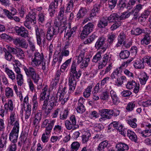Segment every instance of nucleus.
Masks as SVG:
<instances>
[{
  "instance_id": "de8ad7c7",
  "label": "nucleus",
  "mask_w": 151,
  "mask_h": 151,
  "mask_svg": "<svg viewBox=\"0 0 151 151\" xmlns=\"http://www.w3.org/2000/svg\"><path fill=\"white\" fill-rule=\"evenodd\" d=\"M37 95L35 94L33 96L32 99V101L33 103V107L32 109V111L35 113L37 108L38 106V102L37 101Z\"/></svg>"
},
{
  "instance_id": "6e6d98bb",
  "label": "nucleus",
  "mask_w": 151,
  "mask_h": 151,
  "mask_svg": "<svg viewBox=\"0 0 151 151\" xmlns=\"http://www.w3.org/2000/svg\"><path fill=\"white\" fill-rule=\"evenodd\" d=\"M7 139V137L6 136H2L1 137L0 139V148L6 147Z\"/></svg>"
},
{
  "instance_id": "338daca9",
  "label": "nucleus",
  "mask_w": 151,
  "mask_h": 151,
  "mask_svg": "<svg viewBox=\"0 0 151 151\" xmlns=\"http://www.w3.org/2000/svg\"><path fill=\"white\" fill-rule=\"evenodd\" d=\"M90 137V135L87 133L86 134H84L82 136V142L83 143H86L88 141L89 138Z\"/></svg>"
},
{
  "instance_id": "4c0bfd02",
  "label": "nucleus",
  "mask_w": 151,
  "mask_h": 151,
  "mask_svg": "<svg viewBox=\"0 0 151 151\" xmlns=\"http://www.w3.org/2000/svg\"><path fill=\"white\" fill-rule=\"evenodd\" d=\"M116 37V35L115 33H111L108 35L107 41V44L109 47L112 44L114 40L115 39Z\"/></svg>"
},
{
  "instance_id": "b1692460",
  "label": "nucleus",
  "mask_w": 151,
  "mask_h": 151,
  "mask_svg": "<svg viewBox=\"0 0 151 151\" xmlns=\"http://www.w3.org/2000/svg\"><path fill=\"white\" fill-rule=\"evenodd\" d=\"M110 93L113 104L116 105L117 103H119L120 102L119 99L116 92L113 90H111L110 91Z\"/></svg>"
},
{
  "instance_id": "864d4df0",
  "label": "nucleus",
  "mask_w": 151,
  "mask_h": 151,
  "mask_svg": "<svg viewBox=\"0 0 151 151\" xmlns=\"http://www.w3.org/2000/svg\"><path fill=\"white\" fill-rule=\"evenodd\" d=\"M109 97V93L107 91L103 92L100 96L101 99L103 100H108Z\"/></svg>"
},
{
  "instance_id": "5701e85b",
  "label": "nucleus",
  "mask_w": 151,
  "mask_h": 151,
  "mask_svg": "<svg viewBox=\"0 0 151 151\" xmlns=\"http://www.w3.org/2000/svg\"><path fill=\"white\" fill-rule=\"evenodd\" d=\"M36 14L34 13H32V14L29 13L28 15L27 16L26 20L27 22H30V23H33L34 24L36 23Z\"/></svg>"
},
{
  "instance_id": "3c124183",
  "label": "nucleus",
  "mask_w": 151,
  "mask_h": 151,
  "mask_svg": "<svg viewBox=\"0 0 151 151\" xmlns=\"http://www.w3.org/2000/svg\"><path fill=\"white\" fill-rule=\"evenodd\" d=\"M72 58L66 60L61 66L60 71L63 72L65 70L71 61Z\"/></svg>"
},
{
  "instance_id": "c9c22d12",
  "label": "nucleus",
  "mask_w": 151,
  "mask_h": 151,
  "mask_svg": "<svg viewBox=\"0 0 151 151\" xmlns=\"http://www.w3.org/2000/svg\"><path fill=\"white\" fill-rule=\"evenodd\" d=\"M136 103L132 101L129 102L126 107V109L128 112L132 111L134 110L135 106Z\"/></svg>"
},
{
  "instance_id": "680f3d73",
  "label": "nucleus",
  "mask_w": 151,
  "mask_h": 151,
  "mask_svg": "<svg viewBox=\"0 0 151 151\" xmlns=\"http://www.w3.org/2000/svg\"><path fill=\"white\" fill-rule=\"evenodd\" d=\"M18 46L24 48H27L28 46L25 40L24 39L21 38Z\"/></svg>"
},
{
  "instance_id": "ea45409f",
  "label": "nucleus",
  "mask_w": 151,
  "mask_h": 151,
  "mask_svg": "<svg viewBox=\"0 0 151 151\" xmlns=\"http://www.w3.org/2000/svg\"><path fill=\"white\" fill-rule=\"evenodd\" d=\"M5 95L7 98L13 96L14 93L12 89L8 87H6L5 89Z\"/></svg>"
},
{
  "instance_id": "f03ea898",
  "label": "nucleus",
  "mask_w": 151,
  "mask_h": 151,
  "mask_svg": "<svg viewBox=\"0 0 151 151\" xmlns=\"http://www.w3.org/2000/svg\"><path fill=\"white\" fill-rule=\"evenodd\" d=\"M60 25L59 22L55 21L52 27H50L48 28L46 34V38L48 40L51 41L54 35L58 34V30Z\"/></svg>"
},
{
  "instance_id": "37998d69",
  "label": "nucleus",
  "mask_w": 151,
  "mask_h": 151,
  "mask_svg": "<svg viewBox=\"0 0 151 151\" xmlns=\"http://www.w3.org/2000/svg\"><path fill=\"white\" fill-rule=\"evenodd\" d=\"M69 54V52L68 50H65L61 52V53L59 52L58 55L59 57L58 63H61L64 56H68Z\"/></svg>"
},
{
  "instance_id": "2f4dec72",
  "label": "nucleus",
  "mask_w": 151,
  "mask_h": 151,
  "mask_svg": "<svg viewBox=\"0 0 151 151\" xmlns=\"http://www.w3.org/2000/svg\"><path fill=\"white\" fill-rule=\"evenodd\" d=\"M87 12L86 9L85 8L81 7L78 12L76 17L78 19L82 18L85 16Z\"/></svg>"
},
{
  "instance_id": "8fccbe9b",
  "label": "nucleus",
  "mask_w": 151,
  "mask_h": 151,
  "mask_svg": "<svg viewBox=\"0 0 151 151\" xmlns=\"http://www.w3.org/2000/svg\"><path fill=\"white\" fill-rule=\"evenodd\" d=\"M15 55L17 57L20 58H22L25 56L23 51L21 48L19 47H17Z\"/></svg>"
},
{
  "instance_id": "79ce46f5",
  "label": "nucleus",
  "mask_w": 151,
  "mask_h": 151,
  "mask_svg": "<svg viewBox=\"0 0 151 151\" xmlns=\"http://www.w3.org/2000/svg\"><path fill=\"white\" fill-rule=\"evenodd\" d=\"M4 107L7 112L9 110L11 111H12L14 108L12 101L11 100H9L8 104L6 103L4 104Z\"/></svg>"
},
{
  "instance_id": "423d86ee",
  "label": "nucleus",
  "mask_w": 151,
  "mask_h": 151,
  "mask_svg": "<svg viewBox=\"0 0 151 151\" xmlns=\"http://www.w3.org/2000/svg\"><path fill=\"white\" fill-rule=\"evenodd\" d=\"M107 148V151H115L114 147L108 143L107 140H105L101 142L97 148V151H104L105 149Z\"/></svg>"
},
{
  "instance_id": "2eb2a0df",
  "label": "nucleus",
  "mask_w": 151,
  "mask_h": 151,
  "mask_svg": "<svg viewBox=\"0 0 151 151\" xmlns=\"http://www.w3.org/2000/svg\"><path fill=\"white\" fill-rule=\"evenodd\" d=\"M85 100L83 98H80L78 101V106L76 109L77 112L80 114H82L85 111L86 109L83 103Z\"/></svg>"
},
{
  "instance_id": "c756f323",
  "label": "nucleus",
  "mask_w": 151,
  "mask_h": 151,
  "mask_svg": "<svg viewBox=\"0 0 151 151\" xmlns=\"http://www.w3.org/2000/svg\"><path fill=\"white\" fill-rule=\"evenodd\" d=\"M108 21L107 19L103 18L101 19L98 22L97 26L100 28H103L107 26Z\"/></svg>"
},
{
  "instance_id": "39448f33",
  "label": "nucleus",
  "mask_w": 151,
  "mask_h": 151,
  "mask_svg": "<svg viewBox=\"0 0 151 151\" xmlns=\"http://www.w3.org/2000/svg\"><path fill=\"white\" fill-rule=\"evenodd\" d=\"M106 39L104 37H100L96 42L95 45V47L98 50L102 49L104 52L109 47L107 44H105Z\"/></svg>"
},
{
  "instance_id": "7ed1b4c3",
  "label": "nucleus",
  "mask_w": 151,
  "mask_h": 151,
  "mask_svg": "<svg viewBox=\"0 0 151 151\" xmlns=\"http://www.w3.org/2000/svg\"><path fill=\"white\" fill-rule=\"evenodd\" d=\"M23 69L27 76L31 77L34 81L35 83H37L38 82L40 76L39 75L36 73L35 68L32 67L28 68L24 67Z\"/></svg>"
},
{
  "instance_id": "f3484780",
  "label": "nucleus",
  "mask_w": 151,
  "mask_h": 151,
  "mask_svg": "<svg viewBox=\"0 0 151 151\" xmlns=\"http://www.w3.org/2000/svg\"><path fill=\"white\" fill-rule=\"evenodd\" d=\"M41 119L42 113L41 111L39 110L35 115V119L33 122L34 127H36L38 126Z\"/></svg>"
},
{
  "instance_id": "a19ab883",
  "label": "nucleus",
  "mask_w": 151,
  "mask_h": 151,
  "mask_svg": "<svg viewBox=\"0 0 151 151\" xmlns=\"http://www.w3.org/2000/svg\"><path fill=\"white\" fill-rule=\"evenodd\" d=\"M93 86L92 85L89 86L86 89L83 93V96L84 97L87 98L90 96Z\"/></svg>"
},
{
  "instance_id": "c85d7f7f",
  "label": "nucleus",
  "mask_w": 151,
  "mask_h": 151,
  "mask_svg": "<svg viewBox=\"0 0 151 151\" xmlns=\"http://www.w3.org/2000/svg\"><path fill=\"white\" fill-rule=\"evenodd\" d=\"M151 41L150 37L149 34L144 35L143 38L141 40V43L144 45L149 44Z\"/></svg>"
},
{
  "instance_id": "4d7b16f0",
  "label": "nucleus",
  "mask_w": 151,
  "mask_h": 151,
  "mask_svg": "<svg viewBox=\"0 0 151 151\" xmlns=\"http://www.w3.org/2000/svg\"><path fill=\"white\" fill-rule=\"evenodd\" d=\"M89 61V58H84L81 65V68H86L88 66Z\"/></svg>"
},
{
  "instance_id": "393cba45",
  "label": "nucleus",
  "mask_w": 151,
  "mask_h": 151,
  "mask_svg": "<svg viewBox=\"0 0 151 151\" xmlns=\"http://www.w3.org/2000/svg\"><path fill=\"white\" fill-rule=\"evenodd\" d=\"M134 62V66L135 68L140 69L144 68V66L143 62H144L143 60L142 61L141 59L138 58Z\"/></svg>"
},
{
  "instance_id": "a211bd4d",
  "label": "nucleus",
  "mask_w": 151,
  "mask_h": 151,
  "mask_svg": "<svg viewBox=\"0 0 151 151\" xmlns=\"http://www.w3.org/2000/svg\"><path fill=\"white\" fill-rule=\"evenodd\" d=\"M126 35L123 32H121L118 37V42L116 45L117 47H120L125 42Z\"/></svg>"
},
{
  "instance_id": "9d476101",
  "label": "nucleus",
  "mask_w": 151,
  "mask_h": 151,
  "mask_svg": "<svg viewBox=\"0 0 151 151\" xmlns=\"http://www.w3.org/2000/svg\"><path fill=\"white\" fill-rule=\"evenodd\" d=\"M126 87L127 88L129 89H131L134 88V89L133 92L135 93H138L139 88V84H137L133 81H129L128 82L126 85Z\"/></svg>"
},
{
  "instance_id": "f704fd0d",
  "label": "nucleus",
  "mask_w": 151,
  "mask_h": 151,
  "mask_svg": "<svg viewBox=\"0 0 151 151\" xmlns=\"http://www.w3.org/2000/svg\"><path fill=\"white\" fill-rule=\"evenodd\" d=\"M149 76H148L147 74L144 72L141 74V77L139 78L140 83L142 85H145L148 79Z\"/></svg>"
},
{
  "instance_id": "69168bd1",
  "label": "nucleus",
  "mask_w": 151,
  "mask_h": 151,
  "mask_svg": "<svg viewBox=\"0 0 151 151\" xmlns=\"http://www.w3.org/2000/svg\"><path fill=\"white\" fill-rule=\"evenodd\" d=\"M117 0H109V7L111 9H113L115 6Z\"/></svg>"
},
{
  "instance_id": "20e7f679",
  "label": "nucleus",
  "mask_w": 151,
  "mask_h": 151,
  "mask_svg": "<svg viewBox=\"0 0 151 151\" xmlns=\"http://www.w3.org/2000/svg\"><path fill=\"white\" fill-rule=\"evenodd\" d=\"M44 58L42 53L35 52L34 54V58H32L31 65L34 67L39 66L43 62Z\"/></svg>"
},
{
  "instance_id": "f8f14e48",
  "label": "nucleus",
  "mask_w": 151,
  "mask_h": 151,
  "mask_svg": "<svg viewBox=\"0 0 151 151\" xmlns=\"http://www.w3.org/2000/svg\"><path fill=\"white\" fill-rule=\"evenodd\" d=\"M58 99V94L53 93L50 96H49L48 99H46V100L47 99V104L49 105L53 106L54 105H56V103H57Z\"/></svg>"
},
{
  "instance_id": "4468645a",
  "label": "nucleus",
  "mask_w": 151,
  "mask_h": 151,
  "mask_svg": "<svg viewBox=\"0 0 151 151\" xmlns=\"http://www.w3.org/2000/svg\"><path fill=\"white\" fill-rule=\"evenodd\" d=\"M99 113H102L106 119H110L112 116L113 110L108 109H102L99 110Z\"/></svg>"
},
{
  "instance_id": "6ab92c4d",
  "label": "nucleus",
  "mask_w": 151,
  "mask_h": 151,
  "mask_svg": "<svg viewBox=\"0 0 151 151\" xmlns=\"http://www.w3.org/2000/svg\"><path fill=\"white\" fill-rule=\"evenodd\" d=\"M122 71V69H121V67L116 68L111 74V79L113 80L116 79L119 76Z\"/></svg>"
},
{
  "instance_id": "5fc2aeb1",
  "label": "nucleus",
  "mask_w": 151,
  "mask_h": 151,
  "mask_svg": "<svg viewBox=\"0 0 151 151\" xmlns=\"http://www.w3.org/2000/svg\"><path fill=\"white\" fill-rule=\"evenodd\" d=\"M80 144L77 142H73L71 145V151H77L80 146Z\"/></svg>"
},
{
  "instance_id": "052dcab7",
  "label": "nucleus",
  "mask_w": 151,
  "mask_h": 151,
  "mask_svg": "<svg viewBox=\"0 0 151 151\" xmlns=\"http://www.w3.org/2000/svg\"><path fill=\"white\" fill-rule=\"evenodd\" d=\"M59 60V57L58 55L57 54H55L53 56V59L52 62V66L54 67L57 62H58V67L60 63H59L58 61Z\"/></svg>"
},
{
  "instance_id": "72a5a7b5",
  "label": "nucleus",
  "mask_w": 151,
  "mask_h": 151,
  "mask_svg": "<svg viewBox=\"0 0 151 151\" xmlns=\"http://www.w3.org/2000/svg\"><path fill=\"white\" fill-rule=\"evenodd\" d=\"M130 52L127 50L122 51L119 54V57L122 59H125L127 58L129 56Z\"/></svg>"
},
{
  "instance_id": "bf43d9fd",
  "label": "nucleus",
  "mask_w": 151,
  "mask_h": 151,
  "mask_svg": "<svg viewBox=\"0 0 151 151\" xmlns=\"http://www.w3.org/2000/svg\"><path fill=\"white\" fill-rule=\"evenodd\" d=\"M46 15L45 14L43 13H41L39 14L38 15V21L41 23H44L45 20Z\"/></svg>"
},
{
  "instance_id": "aec40b11",
  "label": "nucleus",
  "mask_w": 151,
  "mask_h": 151,
  "mask_svg": "<svg viewBox=\"0 0 151 151\" xmlns=\"http://www.w3.org/2000/svg\"><path fill=\"white\" fill-rule=\"evenodd\" d=\"M19 132L12 130L9 134V139L12 142H16L17 141Z\"/></svg>"
},
{
  "instance_id": "412c9836",
  "label": "nucleus",
  "mask_w": 151,
  "mask_h": 151,
  "mask_svg": "<svg viewBox=\"0 0 151 151\" xmlns=\"http://www.w3.org/2000/svg\"><path fill=\"white\" fill-rule=\"evenodd\" d=\"M116 147L117 149V151H126L129 149L128 145L122 142H120L117 144Z\"/></svg>"
},
{
  "instance_id": "c03bdc74",
  "label": "nucleus",
  "mask_w": 151,
  "mask_h": 151,
  "mask_svg": "<svg viewBox=\"0 0 151 151\" xmlns=\"http://www.w3.org/2000/svg\"><path fill=\"white\" fill-rule=\"evenodd\" d=\"M5 71L9 78L12 81L15 79V76L14 72L12 70L9 69L8 68H6Z\"/></svg>"
},
{
  "instance_id": "774afa93",
  "label": "nucleus",
  "mask_w": 151,
  "mask_h": 151,
  "mask_svg": "<svg viewBox=\"0 0 151 151\" xmlns=\"http://www.w3.org/2000/svg\"><path fill=\"white\" fill-rule=\"evenodd\" d=\"M15 142H12L9 147L7 149V151H15L16 150V145L15 143Z\"/></svg>"
},
{
  "instance_id": "e433bc0d",
  "label": "nucleus",
  "mask_w": 151,
  "mask_h": 151,
  "mask_svg": "<svg viewBox=\"0 0 151 151\" xmlns=\"http://www.w3.org/2000/svg\"><path fill=\"white\" fill-rule=\"evenodd\" d=\"M145 32V30L143 29H141L139 28H137L131 30L130 32L132 35L137 36L142 33H144Z\"/></svg>"
},
{
  "instance_id": "bb28decb",
  "label": "nucleus",
  "mask_w": 151,
  "mask_h": 151,
  "mask_svg": "<svg viewBox=\"0 0 151 151\" xmlns=\"http://www.w3.org/2000/svg\"><path fill=\"white\" fill-rule=\"evenodd\" d=\"M127 135L129 139L136 142L137 141V136L133 131L130 130H128L127 131Z\"/></svg>"
},
{
  "instance_id": "cd10ccee",
  "label": "nucleus",
  "mask_w": 151,
  "mask_h": 151,
  "mask_svg": "<svg viewBox=\"0 0 151 151\" xmlns=\"http://www.w3.org/2000/svg\"><path fill=\"white\" fill-rule=\"evenodd\" d=\"M55 122V121L54 120L50 121L48 125L45 127V133L46 135H48L50 134Z\"/></svg>"
},
{
  "instance_id": "f257e3e1",
  "label": "nucleus",
  "mask_w": 151,
  "mask_h": 151,
  "mask_svg": "<svg viewBox=\"0 0 151 151\" xmlns=\"http://www.w3.org/2000/svg\"><path fill=\"white\" fill-rule=\"evenodd\" d=\"M76 65L74 61L71 65L68 79V84L69 86V92H73L75 89L76 85V79H78L80 77L81 72L80 70L77 71L76 70Z\"/></svg>"
},
{
  "instance_id": "1a4fd4ad",
  "label": "nucleus",
  "mask_w": 151,
  "mask_h": 151,
  "mask_svg": "<svg viewBox=\"0 0 151 151\" xmlns=\"http://www.w3.org/2000/svg\"><path fill=\"white\" fill-rule=\"evenodd\" d=\"M16 32L18 35L24 38H26L28 36V32L25 28L22 26L18 27L16 26L15 27Z\"/></svg>"
},
{
  "instance_id": "4be33fe9",
  "label": "nucleus",
  "mask_w": 151,
  "mask_h": 151,
  "mask_svg": "<svg viewBox=\"0 0 151 151\" xmlns=\"http://www.w3.org/2000/svg\"><path fill=\"white\" fill-rule=\"evenodd\" d=\"M2 11L4 15L8 18H12V17L15 15L17 12L16 9L14 8L11 9V12L6 9H4Z\"/></svg>"
},
{
  "instance_id": "0e129e2a",
  "label": "nucleus",
  "mask_w": 151,
  "mask_h": 151,
  "mask_svg": "<svg viewBox=\"0 0 151 151\" xmlns=\"http://www.w3.org/2000/svg\"><path fill=\"white\" fill-rule=\"evenodd\" d=\"M101 53L100 52H98L95 55L93 58L92 61L94 63L97 62L99 60H100Z\"/></svg>"
},
{
  "instance_id": "603ef678",
  "label": "nucleus",
  "mask_w": 151,
  "mask_h": 151,
  "mask_svg": "<svg viewBox=\"0 0 151 151\" xmlns=\"http://www.w3.org/2000/svg\"><path fill=\"white\" fill-rule=\"evenodd\" d=\"M114 24L110 27V29L112 31H114L117 29L121 25V21H116L114 22Z\"/></svg>"
},
{
  "instance_id": "09e8293b",
  "label": "nucleus",
  "mask_w": 151,
  "mask_h": 151,
  "mask_svg": "<svg viewBox=\"0 0 151 151\" xmlns=\"http://www.w3.org/2000/svg\"><path fill=\"white\" fill-rule=\"evenodd\" d=\"M118 5L120 9H123L124 7H128L127 0H119Z\"/></svg>"
},
{
  "instance_id": "9b49d317",
  "label": "nucleus",
  "mask_w": 151,
  "mask_h": 151,
  "mask_svg": "<svg viewBox=\"0 0 151 151\" xmlns=\"http://www.w3.org/2000/svg\"><path fill=\"white\" fill-rule=\"evenodd\" d=\"M14 69L15 71L17 74L16 79L17 80V84L21 86L23 83V76L21 74L20 69L18 67H16L14 65Z\"/></svg>"
},
{
  "instance_id": "49530a36",
  "label": "nucleus",
  "mask_w": 151,
  "mask_h": 151,
  "mask_svg": "<svg viewBox=\"0 0 151 151\" xmlns=\"http://www.w3.org/2000/svg\"><path fill=\"white\" fill-rule=\"evenodd\" d=\"M131 14V12L129 11L124 12L122 13L121 15L119 16V20H124L128 18L130 16Z\"/></svg>"
},
{
  "instance_id": "a878e982",
  "label": "nucleus",
  "mask_w": 151,
  "mask_h": 151,
  "mask_svg": "<svg viewBox=\"0 0 151 151\" xmlns=\"http://www.w3.org/2000/svg\"><path fill=\"white\" fill-rule=\"evenodd\" d=\"M127 78L126 77L124 76H119L115 81V84L118 86H121L123 83L126 81Z\"/></svg>"
},
{
  "instance_id": "6e6552de",
  "label": "nucleus",
  "mask_w": 151,
  "mask_h": 151,
  "mask_svg": "<svg viewBox=\"0 0 151 151\" xmlns=\"http://www.w3.org/2000/svg\"><path fill=\"white\" fill-rule=\"evenodd\" d=\"M35 32L37 44L40 46L41 45V37H46L45 33L42 29L39 28L37 26L35 29Z\"/></svg>"
},
{
  "instance_id": "7c9ffc66",
  "label": "nucleus",
  "mask_w": 151,
  "mask_h": 151,
  "mask_svg": "<svg viewBox=\"0 0 151 151\" xmlns=\"http://www.w3.org/2000/svg\"><path fill=\"white\" fill-rule=\"evenodd\" d=\"M108 21L109 22H114L116 21H120L119 18V15L116 13H113L110 15L107 19Z\"/></svg>"
},
{
  "instance_id": "ddd939ff",
  "label": "nucleus",
  "mask_w": 151,
  "mask_h": 151,
  "mask_svg": "<svg viewBox=\"0 0 151 151\" xmlns=\"http://www.w3.org/2000/svg\"><path fill=\"white\" fill-rule=\"evenodd\" d=\"M58 4H56V3L53 1L51 2L49 6L48 11L50 14V16L52 17L54 15V14L55 13L58 8Z\"/></svg>"
},
{
  "instance_id": "dca6fc26",
  "label": "nucleus",
  "mask_w": 151,
  "mask_h": 151,
  "mask_svg": "<svg viewBox=\"0 0 151 151\" xmlns=\"http://www.w3.org/2000/svg\"><path fill=\"white\" fill-rule=\"evenodd\" d=\"M47 99L44 102V104L42 108V110L44 111L45 114L46 115L49 114L51 112L53 108L52 106L49 105L47 104Z\"/></svg>"
},
{
  "instance_id": "58836bf2",
  "label": "nucleus",
  "mask_w": 151,
  "mask_h": 151,
  "mask_svg": "<svg viewBox=\"0 0 151 151\" xmlns=\"http://www.w3.org/2000/svg\"><path fill=\"white\" fill-rule=\"evenodd\" d=\"M100 10V7L99 6H94L93 8L91 11L90 17H94L99 14V11Z\"/></svg>"
},
{
  "instance_id": "e2e57ef3",
  "label": "nucleus",
  "mask_w": 151,
  "mask_h": 151,
  "mask_svg": "<svg viewBox=\"0 0 151 151\" xmlns=\"http://www.w3.org/2000/svg\"><path fill=\"white\" fill-rule=\"evenodd\" d=\"M66 25L64 23L63 24H61L60 27L58 29V33H60V34H62L63 31L64 30L65 32H66V29L67 28V27L66 26Z\"/></svg>"
},
{
  "instance_id": "a18cd8bd",
  "label": "nucleus",
  "mask_w": 151,
  "mask_h": 151,
  "mask_svg": "<svg viewBox=\"0 0 151 151\" xmlns=\"http://www.w3.org/2000/svg\"><path fill=\"white\" fill-rule=\"evenodd\" d=\"M27 108L24 109L25 111V119H28L30 116L31 111V106L29 104H28Z\"/></svg>"
},
{
  "instance_id": "13d9d810",
  "label": "nucleus",
  "mask_w": 151,
  "mask_h": 151,
  "mask_svg": "<svg viewBox=\"0 0 151 151\" xmlns=\"http://www.w3.org/2000/svg\"><path fill=\"white\" fill-rule=\"evenodd\" d=\"M137 120L136 118H134L132 120L130 119L127 121V123L132 127L135 128L137 127V124L136 123Z\"/></svg>"
},
{
  "instance_id": "0eeeda50",
  "label": "nucleus",
  "mask_w": 151,
  "mask_h": 151,
  "mask_svg": "<svg viewBox=\"0 0 151 151\" xmlns=\"http://www.w3.org/2000/svg\"><path fill=\"white\" fill-rule=\"evenodd\" d=\"M94 27V25L93 23L88 22L85 25L82 31L81 36H83V37H85L93 31Z\"/></svg>"
},
{
  "instance_id": "473e14b6",
  "label": "nucleus",
  "mask_w": 151,
  "mask_h": 151,
  "mask_svg": "<svg viewBox=\"0 0 151 151\" xmlns=\"http://www.w3.org/2000/svg\"><path fill=\"white\" fill-rule=\"evenodd\" d=\"M65 125L66 128L68 130H70L71 129H75L78 128L79 127L78 125L77 126V127H76L68 120H67L65 121Z\"/></svg>"
}]
</instances>
